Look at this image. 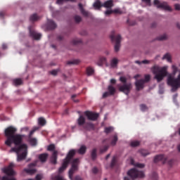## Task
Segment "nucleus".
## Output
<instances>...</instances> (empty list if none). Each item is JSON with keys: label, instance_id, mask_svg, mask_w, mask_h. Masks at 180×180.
Listing matches in <instances>:
<instances>
[{"label": "nucleus", "instance_id": "nucleus-14", "mask_svg": "<svg viewBox=\"0 0 180 180\" xmlns=\"http://www.w3.org/2000/svg\"><path fill=\"white\" fill-rule=\"evenodd\" d=\"M84 115H85V116H86V117L89 120H93L94 122L95 120H97L98 118L99 117L98 113L92 112L91 111L84 112Z\"/></svg>", "mask_w": 180, "mask_h": 180}, {"label": "nucleus", "instance_id": "nucleus-15", "mask_svg": "<svg viewBox=\"0 0 180 180\" xmlns=\"http://www.w3.org/2000/svg\"><path fill=\"white\" fill-rule=\"evenodd\" d=\"M77 153V151L74 149L70 150L66 158L63 160V161H67L68 164H70V162L71 161V160H72V158L74 157V155H75V153Z\"/></svg>", "mask_w": 180, "mask_h": 180}, {"label": "nucleus", "instance_id": "nucleus-11", "mask_svg": "<svg viewBox=\"0 0 180 180\" xmlns=\"http://www.w3.org/2000/svg\"><path fill=\"white\" fill-rule=\"evenodd\" d=\"M16 131H18V129L13 127H8L7 129H6L4 131V134L7 140H9L11 137L15 136Z\"/></svg>", "mask_w": 180, "mask_h": 180}, {"label": "nucleus", "instance_id": "nucleus-47", "mask_svg": "<svg viewBox=\"0 0 180 180\" xmlns=\"http://www.w3.org/2000/svg\"><path fill=\"white\" fill-rule=\"evenodd\" d=\"M167 34H163L162 36H160L157 38V40H160V41H162V40H167Z\"/></svg>", "mask_w": 180, "mask_h": 180}, {"label": "nucleus", "instance_id": "nucleus-8", "mask_svg": "<svg viewBox=\"0 0 180 180\" xmlns=\"http://www.w3.org/2000/svg\"><path fill=\"white\" fill-rule=\"evenodd\" d=\"M110 38L111 41H115V51L117 53V51L120 50V42L122 41V36H120V34L115 36V32H113L112 34H111V35L110 36Z\"/></svg>", "mask_w": 180, "mask_h": 180}, {"label": "nucleus", "instance_id": "nucleus-30", "mask_svg": "<svg viewBox=\"0 0 180 180\" xmlns=\"http://www.w3.org/2000/svg\"><path fill=\"white\" fill-rule=\"evenodd\" d=\"M102 6H103V5H102V4L101 3V1H99L98 0H97V1L94 4V7L95 8V9H101V8H102Z\"/></svg>", "mask_w": 180, "mask_h": 180}, {"label": "nucleus", "instance_id": "nucleus-12", "mask_svg": "<svg viewBox=\"0 0 180 180\" xmlns=\"http://www.w3.org/2000/svg\"><path fill=\"white\" fill-rule=\"evenodd\" d=\"M132 86L130 83L124 84L123 85L119 87L120 92H123L125 95H129L130 91H131Z\"/></svg>", "mask_w": 180, "mask_h": 180}, {"label": "nucleus", "instance_id": "nucleus-7", "mask_svg": "<svg viewBox=\"0 0 180 180\" xmlns=\"http://www.w3.org/2000/svg\"><path fill=\"white\" fill-rule=\"evenodd\" d=\"M128 176L132 179H136V178H144V172L137 170V169H131L127 172Z\"/></svg>", "mask_w": 180, "mask_h": 180}, {"label": "nucleus", "instance_id": "nucleus-39", "mask_svg": "<svg viewBox=\"0 0 180 180\" xmlns=\"http://www.w3.org/2000/svg\"><path fill=\"white\" fill-rule=\"evenodd\" d=\"M30 139V143L32 144V146H37V139L36 138H29Z\"/></svg>", "mask_w": 180, "mask_h": 180}, {"label": "nucleus", "instance_id": "nucleus-56", "mask_svg": "<svg viewBox=\"0 0 180 180\" xmlns=\"http://www.w3.org/2000/svg\"><path fill=\"white\" fill-rule=\"evenodd\" d=\"M112 13H113V10H107L105 12V15L106 16H109V15H112Z\"/></svg>", "mask_w": 180, "mask_h": 180}, {"label": "nucleus", "instance_id": "nucleus-44", "mask_svg": "<svg viewBox=\"0 0 180 180\" xmlns=\"http://www.w3.org/2000/svg\"><path fill=\"white\" fill-rule=\"evenodd\" d=\"M140 108L142 112H146V110H148V107L145 104H141Z\"/></svg>", "mask_w": 180, "mask_h": 180}, {"label": "nucleus", "instance_id": "nucleus-29", "mask_svg": "<svg viewBox=\"0 0 180 180\" xmlns=\"http://www.w3.org/2000/svg\"><path fill=\"white\" fill-rule=\"evenodd\" d=\"M105 63H106V58L101 57L97 62V65H98L99 67H102V65L105 64Z\"/></svg>", "mask_w": 180, "mask_h": 180}, {"label": "nucleus", "instance_id": "nucleus-49", "mask_svg": "<svg viewBox=\"0 0 180 180\" xmlns=\"http://www.w3.org/2000/svg\"><path fill=\"white\" fill-rule=\"evenodd\" d=\"M112 13H117L118 15H122L123 12L120 9L116 8L112 10Z\"/></svg>", "mask_w": 180, "mask_h": 180}, {"label": "nucleus", "instance_id": "nucleus-48", "mask_svg": "<svg viewBox=\"0 0 180 180\" xmlns=\"http://www.w3.org/2000/svg\"><path fill=\"white\" fill-rule=\"evenodd\" d=\"M81 20H82V18H81V16H79V15L75 16V22H76V23H79V22H81Z\"/></svg>", "mask_w": 180, "mask_h": 180}, {"label": "nucleus", "instance_id": "nucleus-1", "mask_svg": "<svg viewBox=\"0 0 180 180\" xmlns=\"http://www.w3.org/2000/svg\"><path fill=\"white\" fill-rule=\"evenodd\" d=\"M22 141H23V135L20 134H15L5 141V144L8 147H11L13 143L15 144V147L12 148L10 151L16 153L18 162L26 160L27 157V145L22 144Z\"/></svg>", "mask_w": 180, "mask_h": 180}, {"label": "nucleus", "instance_id": "nucleus-51", "mask_svg": "<svg viewBox=\"0 0 180 180\" xmlns=\"http://www.w3.org/2000/svg\"><path fill=\"white\" fill-rule=\"evenodd\" d=\"M120 81L122 82V84H127V79L125 77H120Z\"/></svg>", "mask_w": 180, "mask_h": 180}, {"label": "nucleus", "instance_id": "nucleus-34", "mask_svg": "<svg viewBox=\"0 0 180 180\" xmlns=\"http://www.w3.org/2000/svg\"><path fill=\"white\" fill-rule=\"evenodd\" d=\"M80 43H82V40L79 39H74L72 40V44H74V46H77V44H79Z\"/></svg>", "mask_w": 180, "mask_h": 180}, {"label": "nucleus", "instance_id": "nucleus-21", "mask_svg": "<svg viewBox=\"0 0 180 180\" xmlns=\"http://www.w3.org/2000/svg\"><path fill=\"white\" fill-rule=\"evenodd\" d=\"M84 129H85V130H94V129H95V125L91 122H86L84 124Z\"/></svg>", "mask_w": 180, "mask_h": 180}, {"label": "nucleus", "instance_id": "nucleus-19", "mask_svg": "<svg viewBox=\"0 0 180 180\" xmlns=\"http://www.w3.org/2000/svg\"><path fill=\"white\" fill-rule=\"evenodd\" d=\"M46 27L48 30H54L57 27V24L52 20H48Z\"/></svg>", "mask_w": 180, "mask_h": 180}, {"label": "nucleus", "instance_id": "nucleus-22", "mask_svg": "<svg viewBox=\"0 0 180 180\" xmlns=\"http://www.w3.org/2000/svg\"><path fill=\"white\" fill-rule=\"evenodd\" d=\"M79 9L82 15H83V16H89V13L85 11V9H84V6H82V4H79Z\"/></svg>", "mask_w": 180, "mask_h": 180}, {"label": "nucleus", "instance_id": "nucleus-61", "mask_svg": "<svg viewBox=\"0 0 180 180\" xmlns=\"http://www.w3.org/2000/svg\"><path fill=\"white\" fill-rule=\"evenodd\" d=\"M75 98H77V95H76V94H73V95L72 96V99L73 102H76V103H77V102H79L78 100H75Z\"/></svg>", "mask_w": 180, "mask_h": 180}, {"label": "nucleus", "instance_id": "nucleus-62", "mask_svg": "<svg viewBox=\"0 0 180 180\" xmlns=\"http://www.w3.org/2000/svg\"><path fill=\"white\" fill-rule=\"evenodd\" d=\"M64 39V37H63V35H58L57 37V40H58V41H61V40H63Z\"/></svg>", "mask_w": 180, "mask_h": 180}, {"label": "nucleus", "instance_id": "nucleus-23", "mask_svg": "<svg viewBox=\"0 0 180 180\" xmlns=\"http://www.w3.org/2000/svg\"><path fill=\"white\" fill-rule=\"evenodd\" d=\"M85 123V117L80 115L77 120V124L79 126H84Z\"/></svg>", "mask_w": 180, "mask_h": 180}, {"label": "nucleus", "instance_id": "nucleus-10", "mask_svg": "<svg viewBox=\"0 0 180 180\" xmlns=\"http://www.w3.org/2000/svg\"><path fill=\"white\" fill-rule=\"evenodd\" d=\"M78 164H79V158H75L72 162V167L69 171V178L72 180V176L75 171H78Z\"/></svg>", "mask_w": 180, "mask_h": 180}, {"label": "nucleus", "instance_id": "nucleus-50", "mask_svg": "<svg viewBox=\"0 0 180 180\" xmlns=\"http://www.w3.org/2000/svg\"><path fill=\"white\" fill-rule=\"evenodd\" d=\"M150 79H151V76L150 75H146L145 79H143L144 82H149Z\"/></svg>", "mask_w": 180, "mask_h": 180}, {"label": "nucleus", "instance_id": "nucleus-59", "mask_svg": "<svg viewBox=\"0 0 180 180\" xmlns=\"http://www.w3.org/2000/svg\"><path fill=\"white\" fill-rule=\"evenodd\" d=\"M174 9L176 11H180V4H174Z\"/></svg>", "mask_w": 180, "mask_h": 180}, {"label": "nucleus", "instance_id": "nucleus-9", "mask_svg": "<svg viewBox=\"0 0 180 180\" xmlns=\"http://www.w3.org/2000/svg\"><path fill=\"white\" fill-rule=\"evenodd\" d=\"M153 4L158 9H164V11H168L169 12L172 11V8L165 1L160 2L159 0H154Z\"/></svg>", "mask_w": 180, "mask_h": 180}, {"label": "nucleus", "instance_id": "nucleus-43", "mask_svg": "<svg viewBox=\"0 0 180 180\" xmlns=\"http://www.w3.org/2000/svg\"><path fill=\"white\" fill-rule=\"evenodd\" d=\"M112 131H113V127H109L105 128V133H106V134H109V133H112Z\"/></svg>", "mask_w": 180, "mask_h": 180}, {"label": "nucleus", "instance_id": "nucleus-18", "mask_svg": "<svg viewBox=\"0 0 180 180\" xmlns=\"http://www.w3.org/2000/svg\"><path fill=\"white\" fill-rule=\"evenodd\" d=\"M159 161H162V164H165L167 158L164 155H156L154 158V162H158Z\"/></svg>", "mask_w": 180, "mask_h": 180}, {"label": "nucleus", "instance_id": "nucleus-41", "mask_svg": "<svg viewBox=\"0 0 180 180\" xmlns=\"http://www.w3.org/2000/svg\"><path fill=\"white\" fill-rule=\"evenodd\" d=\"M131 147H139L140 146V141H134L130 143Z\"/></svg>", "mask_w": 180, "mask_h": 180}, {"label": "nucleus", "instance_id": "nucleus-26", "mask_svg": "<svg viewBox=\"0 0 180 180\" xmlns=\"http://www.w3.org/2000/svg\"><path fill=\"white\" fill-rule=\"evenodd\" d=\"M77 153L79 154H81L82 155H84L85 153H86V146L82 145L79 149L77 150Z\"/></svg>", "mask_w": 180, "mask_h": 180}, {"label": "nucleus", "instance_id": "nucleus-13", "mask_svg": "<svg viewBox=\"0 0 180 180\" xmlns=\"http://www.w3.org/2000/svg\"><path fill=\"white\" fill-rule=\"evenodd\" d=\"M36 165H37V161L33 162V163H30L28 165V169H25L24 171L25 172H26L27 174H29V175H33V174H36V169H34V167H36Z\"/></svg>", "mask_w": 180, "mask_h": 180}, {"label": "nucleus", "instance_id": "nucleus-31", "mask_svg": "<svg viewBox=\"0 0 180 180\" xmlns=\"http://www.w3.org/2000/svg\"><path fill=\"white\" fill-rule=\"evenodd\" d=\"M117 163V158L116 156H114L111 160L110 163V168H113Z\"/></svg>", "mask_w": 180, "mask_h": 180}, {"label": "nucleus", "instance_id": "nucleus-24", "mask_svg": "<svg viewBox=\"0 0 180 180\" xmlns=\"http://www.w3.org/2000/svg\"><path fill=\"white\" fill-rule=\"evenodd\" d=\"M103 6L104 8H112L113 6V0H108L103 4Z\"/></svg>", "mask_w": 180, "mask_h": 180}, {"label": "nucleus", "instance_id": "nucleus-5", "mask_svg": "<svg viewBox=\"0 0 180 180\" xmlns=\"http://www.w3.org/2000/svg\"><path fill=\"white\" fill-rule=\"evenodd\" d=\"M67 167H68V162L63 160L62 167H60L58 169V174L57 175L52 174L51 179L52 180H65L64 179V176L61 175V173L64 172V170L65 169V168H67Z\"/></svg>", "mask_w": 180, "mask_h": 180}, {"label": "nucleus", "instance_id": "nucleus-27", "mask_svg": "<svg viewBox=\"0 0 180 180\" xmlns=\"http://www.w3.org/2000/svg\"><path fill=\"white\" fill-rule=\"evenodd\" d=\"M108 93H110V94L111 96H112L115 94H116V89L113 86H112V85H109L108 86Z\"/></svg>", "mask_w": 180, "mask_h": 180}, {"label": "nucleus", "instance_id": "nucleus-32", "mask_svg": "<svg viewBox=\"0 0 180 180\" xmlns=\"http://www.w3.org/2000/svg\"><path fill=\"white\" fill-rule=\"evenodd\" d=\"M39 129H40V127H34L32 130L30 131V132L29 134V139L32 138V136H33L34 132L37 131V130H39Z\"/></svg>", "mask_w": 180, "mask_h": 180}, {"label": "nucleus", "instance_id": "nucleus-55", "mask_svg": "<svg viewBox=\"0 0 180 180\" xmlns=\"http://www.w3.org/2000/svg\"><path fill=\"white\" fill-rule=\"evenodd\" d=\"M172 68L173 70L174 74H176V72H178V68L175 65H173Z\"/></svg>", "mask_w": 180, "mask_h": 180}, {"label": "nucleus", "instance_id": "nucleus-6", "mask_svg": "<svg viewBox=\"0 0 180 180\" xmlns=\"http://www.w3.org/2000/svg\"><path fill=\"white\" fill-rule=\"evenodd\" d=\"M47 150L48 151H53L52 155L51 156L50 161L51 164L56 165V164H57V158L58 156V151L55 150L56 146H54V144H51L48 146Z\"/></svg>", "mask_w": 180, "mask_h": 180}, {"label": "nucleus", "instance_id": "nucleus-36", "mask_svg": "<svg viewBox=\"0 0 180 180\" xmlns=\"http://www.w3.org/2000/svg\"><path fill=\"white\" fill-rule=\"evenodd\" d=\"M97 154H96V148H94L91 151V160L94 161V160H96Z\"/></svg>", "mask_w": 180, "mask_h": 180}, {"label": "nucleus", "instance_id": "nucleus-45", "mask_svg": "<svg viewBox=\"0 0 180 180\" xmlns=\"http://www.w3.org/2000/svg\"><path fill=\"white\" fill-rule=\"evenodd\" d=\"M67 64L68 65H71L72 64H79V60H74L68 61Z\"/></svg>", "mask_w": 180, "mask_h": 180}, {"label": "nucleus", "instance_id": "nucleus-16", "mask_svg": "<svg viewBox=\"0 0 180 180\" xmlns=\"http://www.w3.org/2000/svg\"><path fill=\"white\" fill-rule=\"evenodd\" d=\"M144 79H141L139 80H136L135 82V86L136 88V91H140L141 89H143L144 88Z\"/></svg>", "mask_w": 180, "mask_h": 180}, {"label": "nucleus", "instance_id": "nucleus-33", "mask_svg": "<svg viewBox=\"0 0 180 180\" xmlns=\"http://www.w3.org/2000/svg\"><path fill=\"white\" fill-rule=\"evenodd\" d=\"M13 82L15 86H18V85H22L23 82H22V79H14Z\"/></svg>", "mask_w": 180, "mask_h": 180}, {"label": "nucleus", "instance_id": "nucleus-28", "mask_svg": "<svg viewBox=\"0 0 180 180\" xmlns=\"http://www.w3.org/2000/svg\"><path fill=\"white\" fill-rule=\"evenodd\" d=\"M39 19H40V17H39L37 13H34L30 17V20L31 22H37Z\"/></svg>", "mask_w": 180, "mask_h": 180}, {"label": "nucleus", "instance_id": "nucleus-37", "mask_svg": "<svg viewBox=\"0 0 180 180\" xmlns=\"http://www.w3.org/2000/svg\"><path fill=\"white\" fill-rule=\"evenodd\" d=\"M139 153L143 155V157H146V155H148V154H150V153H148V150L145 149L140 150Z\"/></svg>", "mask_w": 180, "mask_h": 180}, {"label": "nucleus", "instance_id": "nucleus-35", "mask_svg": "<svg viewBox=\"0 0 180 180\" xmlns=\"http://www.w3.org/2000/svg\"><path fill=\"white\" fill-rule=\"evenodd\" d=\"M162 60H167L168 61V63H172V60H171V55H169V53H166L163 58Z\"/></svg>", "mask_w": 180, "mask_h": 180}, {"label": "nucleus", "instance_id": "nucleus-40", "mask_svg": "<svg viewBox=\"0 0 180 180\" xmlns=\"http://www.w3.org/2000/svg\"><path fill=\"white\" fill-rule=\"evenodd\" d=\"M94 68H92L91 67H88L86 68L87 75H92V74H94Z\"/></svg>", "mask_w": 180, "mask_h": 180}, {"label": "nucleus", "instance_id": "nucleus-57", "mask_svg": "<svg viewBox=\"0 0 180 180\" xmlns=\"http://www.w3.org/2000/svg\"><path fill=\"white\" fill-rule=\"evenodd\" d=\"M110 93L109 91H105V93H103V98H108V96H110Z\"/></svg>", "mask_w": 180, "mask_h": 180}, {"label": "nucleus", "instance_id": "nucleus-60", "mask_svg": "<svg viewBox=\"0 0 180 180\" xmlns=\"http://www.w3.org/2000/svg\"><path fill=\"white\" fill-rule=\"evenodd\" d=\"M58 73V70H53L51 71V75H56Z\"/></svg>", "mask_w": 180, "mask_h": 180}, {"label": "nucleus", "instance_id": "nucleus-20", "mask_svg": "<svg viewBox=\"0 0 180 180\" xmlns=\"http://www.w3.org/2000/svg\"><path fill=\"white\" fill-rule=\"evenodd\" d=\"M47 158H49L48 153H41L39 155V160L42 163L46 162V161H47Z\"/></svg>", "mask_w": 180, "mask_h": 180}, {"label": "nucleus", "instance_id": "nucleus-46", "mask_svg": "<svg viewBox=\"0 0 180 180\" xmlns=\"http://www.w3.org/2000/svg\"><path fill=\"white\" fill-rule=\"evenodd\" d=\"M109 149V146H105L103 148H101L100 149V153L101 154H103V153H106V150Z\"/></svg>", "mask_w": 180, "mask_h": 180}, {"label": "nucleus", "instance_id": "nucleus-64", "mask_svg": "<svg viewBox=\"0 0 180 180\" xmlns=\"http://www.w3.org/2000/svg\"><path fill=\"white\" fill-rule=\"evenodd\" d=\"M74 180H82V178L79 176H75Z\"/></svg>", "mask_w": 180, "mask_h": 180}, {"label": "nucleus", "instance_id": "nucleus-38", "mask_svg": "<svg viewBox=\"0 0 180 180\" xmlns=\"http://www.w3.org/2000/svg\"><path fill=\"white\" fill-rule=\"evenodd\" d=\"M117 140H118L117 135V134L114 135L113 139L111 141V146H116V143H117Z\"/></svg>", "mask_w": 180, "mask_h": 180}, {"label": "nucleus", "instance_id": "nucleus-2", "mask_svg": "<svg viewBox=\"0 0 180 180\" xmlns=\"http://www.w3.org/2000/svg\"><path fill=\"white\" fill-rule=\"evenodd\" d=\"M152 72L155 75V79L158 81V82H161L165 78L167 77V68H160L158 66H153L152 68Z\"/></svg>", "mask_w": 180, "mask_h": 180}, {"label": "nucleus", "instance_id": "nucleus-4", "mask_svg": "<svg viewBox=\"0 0 180 180\" xmlns=\"http://www.w3.org/2000/svg\"><path fill=\"white\" fill-rule=\"evenodd\" d=\"M167 84L172 86V92H175L178 88H180V74L176 79L172 75L168 76Z\"/></svg>", "mask_w": 180, "mask_h": 180}, {"label": "nucleus", "instance_id": "nucleus-53", "mask_svg": "<svg viewBox=\"0 0 180 180\" xmlns=\"http://www.w3.org/2000/svg\"><path fill=\"white\" fill-rule=\"evenodd\" d=\"M152 179L158 180V174L156 172H153L152 174Z\"/></svg>", "mask_w": 180, "mask_h": 180}, {"label": "nucleus", "instance_id": "nucleus-3", "mask_svg": "<svg viewBox=\"0 0 180 180\" xmlns=\"http://www.w3.org/2000/svg\"><path fill=\"white\" fill-rule=\"evenodd\" d=\"M13 167H15V165L13 163H10L7 167H5L3 169V172L7 176H3L1 180H16L15 177H11L16 175V172L13 171Z\"/></svg>", "mask_w": 180, "mask_h": 180}, {"label": "nucleus", "instance_id": "nucleus-17", "mask_svg": "<svg viewBox=\"0 0 180 180\" xmlns=\"http://www.w3.org/2000/svg\"><path fill=\"white\" fill-rule=\"evenodd\" d=\"M30 36L34 40H40L41 34L36 32L34 30H30Z\"/></svg>", "mask_w": 180, "mask_h": 180}, {"label": "nucleus", "instance_id": "nucleus-42", "mask_svg": "<svg viewBox=\"0 0 180 180\" xmlns=\"http://www.w3.org/2000/svg\"><path fill=\"white\" fill-rule=\"evenodd\" d=\"M38 122L40 126H44V124H46V120L43 117H39Z\"/></svg>", "mask_w": 180, "mask_h": 180}, {"label": "nucleus", "instance_id": "nucleus-25", "mask_svg": "<svg viewBox=\"0 0 180 180\" xmlns=\"http://www.w3.org/2000/svg\"><path fill=\"white\" fill-rule=\"evenodd\" d=\"M118 63H119V60H117V58H114L112 59L110 62V65L112 68H116V67H117Z\"/></svg>", "mask_w": 180, "mask_h": 180}, {"label": "nucleus", "instance_id": "nucleus-63", "mask_svg": "<svg viewBox=\"0 0 180 180\" xmlns=\"http://www.w3.org/2000/svg\"><path fill=\"white\" fill-rule=\"evenodd\" d=\"M92 172H93V174H98V168L94 167L92 169Z\"/></svg>", "mask_w": 180, "mask_h": 180}, {"label": "nucleus", "instance_id": "nucleus-54", "mask_svg": "<svg viewBox=\"0 0 180 180\" xmlns=\"http://www.w3.org/2000/svg\"><path fill=\"white\" fill-rule=\"evenodd\" d=\"M148 6H151V0H142Z\"/></svg>", "mask_w": 180, "mask_h": 180}, {"label": "nucleus", "instance_id": "nucleus-52", "mask_svg": "<svg viewBox=\"0 0 180 180\" xmlns=\"http://www.w3.org/2000/svg\"><path fill=\"white\" fill-rule=\"evenodd\" d=\"M70 1L71 0H57L56 4H58V5H61L63 2H70Z\"/></svg>", "mask_w": 180, "mask_h": 180}, {"label": "nucleus", "instance_id": "nucleus-58", "mask_svg": "<svg viewBox=\"0 0 180 180\" xmlns=\"http://www.w3.org/2000/svg\"><path fill=\"white\" fill-rule=\"evenodd\" d=\"M136 167H137L138 168H144L145 165H144V164L137 163L136 165Z\"/></svg>", "mask_w": 180, "mask_h": 180}]
</instances>
